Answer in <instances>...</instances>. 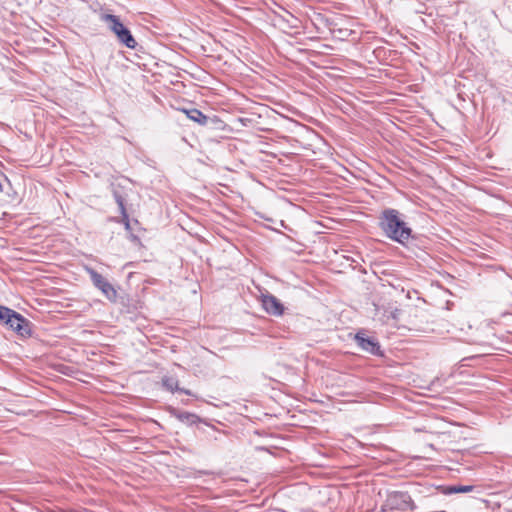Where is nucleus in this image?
I'll use <instances>...</instances> for the list:
<instances>
[{
	"mask_svg": "<svg viewBox=\"0 0 512 512\" xmlns=\"http://www.w3.org/2000/svg\"><path fill=\"white\" fill-rule=\"evenodd\" d=\"M261 302L264 310L273 316H281L284 313L283 304L272 294H263Z\"/></svg>",
	"mask_w": 512,
	"mask_h": 512,
	"instance_id": "0eeeda50",
	"label": "nucleus"
},
{
	"mask_svg": "<svg viewBox=\"0 0 512 512\" xmlns=\"http://www.w3.org/2000/svg\"><path fill=\"white\" fill-rule=\"evenodd\" d=\"M93 285L111 302H116L118 294L114 286L93 268H86Z\"/></svg>",
	"mask_w": 512,
	"mask_h": 512,
	"instance_id": "7ed1b4c3",
	"label": "nucleus"
},
{
	"mask_svg": "<svg viewBox=\"0 0 512 512\" xmlns=\"http://www.w3.org/2000/svg\"><path fill=\"white\" fill-rule=\"evenodd\" d=\"M8 186V178L5 174L0 172V193H2L3 188H7Z\"/></svg>",
	"mask_w": 512,
	"mask_h": 512,
	"instance_id": "dca6fc26",
	"label": "nucleus"
},
{
	"mask_svg": "<svg viewBox=\"0 0 512 512\" xmlns=\"http://www.w3.org/2000/svg\"><path fill=\"white\" fill-rule=\"evenodd\" d=\"M162 383L163 386L171 392L179 391L178 380L173 377H165Z\"/></svg>",
	"mask_w": 512,
	"mask_h": 512,
	"instance_id": "ddd939ff",
	"label": "nucleus"
},
{
	"mask_svg": "<svg viewBox=\"0 0 512 512\" xmlns=\"http://www.w3.org/2000/svg\"><path fill=\"white\" fill-rule=\"evenodd\" d=\"M0 200L3 201H14L17 197V192L13 189L10 180L8 179V186L7 188H3L2 193H0Z\"/></svg>",
	"mask_w": 512,
	"mask_h": 512,
	"instance_id": "f8f14e48",
	"label": "nucleus"
},
{
	"mask_svg": "<svg viewBox=\"0 0 512 512\" xmlns=\"http://www.w3.org/2000/svg\"><path fill=\"white\" fill-rule=\"evenodd\" d=\"M14 312V310L0 305V322L7 325V322L10 321Z\"/></svg>",
	"mask_w": 512,
	"mask_h": 512,
	"instance_id": "2eb2a0df",
	"label": "nucleus"
},
{
	"mask_svg": "<svg viewBox=\"0 0 512 512\" xmlns=\"http://www.w3.org/2000/svg\"><path fill=\"white\" fill-rule=\"evenodd\" d=\"M379 226L384 234L400 244L406 243L412 234L401 213L392 208L384 209L379 217Z\"/></svg>",
	"mask_w": 512,
	"mask_h": 512,
	"instance_id": "f257e3e1",
	"label": "nucleus"
},
{
	"mask_svg": "<svg viewBox=\"0 0 512 512\" xmlns=\"http://www.w3.org/2000/svg\"><path fill=\"white\" fill-rule=\"evenodd\" d=\"M169 413L171 416L175 417L177 420L186 425H195L201 421L197 414L187 411H180L176 408H170Z\"/></svg>",
	"mask_w": 512,
	"mask_h": 512,
	"instance_id": "1a4fd4ad",
	"label": "nucleus"
},
{
	"mask_svg": "<svg viewBox=\"0 0 512 512\" xmlns=\"http://www.w3.org/2000/svg\"><path fill=\"white\" fill-rule=\"evenodd\" d=\"M389 501L393 508L401 511L415 509V504L407 492H394L390 495Z\"/></svg>",
	"mask_w": 512,
	"mask_h": 512,
	"instance_id": "423d86ee",
	"label": "nucleus"
},
{
	"mask_svg": "<svg viewBox=\"0 0 512 512\" xmlns=\"http://www.w3.org/2000/svg\"><path fill=\"white\" fill-rule=\"evenodd\" d=\"M354 339L358 347L363 351L376 356L382 355L380 344L375 337L367 336L364 331H359Z\"/></svg>",
	"mask_w": 512,
	"mask_h": 512,
	"instance_id": "20e7f679",
	"label": "nucleus"
},
{
	"mask_svg": "<svg viewBox=\"0 0 512 512\" xmlns=\"http://www.w3.org/2000/svg\"><path fill=\"white\" fill-rule=\"evenodd\" d=\"M106 20L110 23L111 30L116 34L118 40L128 48H135L136 40L128 28H126L120 19L115 15H106Z\"/></svg>",
	"mask_w": 512,
	"mask_h": 512,
	"instance_id": "f03ea898",
	"label": "nucleus"
},
{
	"mask_svg": "<svg viewBox=\"0 0 512 512\" xmlns=\"http://www.w3.org/2000/svg\"><path fill=\"white\" fill-rule=\"evenodd\" d=\"M178 392H181V393H184L186 395H193L192 392L188 389H184V388H179V391Z\"/></svg>",
	"mask_w": 512,
	"mask_h": 512,
	"instance_id": "aec40b11",
	"label": "nucleus"
},
{
	"mask_svg": "<svg viewBox=\"0 0 512 512\" xmlns=\"http://www.w3.org/2000/svg\"><path fill=\"white\" fill-rule=\"evenodd\" d=\"M400 314H401V310L395 307V308L391 309V311L389 312L388 318L397 320Z\"/></svg>",
	"mask_w": 512,
	"mask_h": 512,
	"instance_id": "f3484780",
	"label": "nucleus"
},
{
	"mask_svg": "<svg viewBox=\"0 0 512 512\" xmlns=\"http://www.w3.org/2000/svg\"><path fill=\"white\" fill-rule=\"evenodd\" d=\"M113 197L119 207L120 214L125 221L126 228H129V218L126 211V193L120 186H113Z\"/></svg>",
	"mask_w": 512,
	"mask_h": 512,
	"instance_id": "6e6552de",
	"label": "nucleus"
},
{
	"mask_svg": "<svg viewBox=\"0 0 512 512\" xmlns=\"http://www.w3.org/2000/svg\"><path fill=\"white\" fill-rule=\"evenodd\" d=\"M14 312V310L0 305V322L7 325V322L10 321Z\"/></svg>",
	"mask_w": 512,
	"mask_h": 512,
	"instance_id": "4468645a",
	"label": "nucleus"
},
{
	"mask_svg": "<svg viewBox=\"0 0 512 512\" xmlns=\"http://www.w3.org/2000/svg\"><path fill=\"white\" fill-rule=\"evenodd\" d=\"M183 112L186 114V116L190 120L198 123L201 126L208 125V123L210 121V118L208 116H206L205 114H203L200 110H198L196 108L185 109V110H183Z\"/></svg>",
	"mask_w": 512,
	"mask_h": 512,
	"instance_id": "9d476101",
	"label": "nucleus"
},
{
	"mask_svg": "<svg viewBox=\"0 0 512 512\" xmlns=\"http://www.w3.org/2000/svg\"><path fill=\"white\" fill-rule=\"evenodd\" d=\"M45 512H76L74 510H65L62 508H56V509H47Z\"/></svg>",
	"mask_w": 512,
	"mask_h": 512,
	"instance_id": "a211bd4d",
	"label": "nucleus"
},
{
	"mask_svg": "<svg viewBox=\"0 0 512 512\" xmlns=\"http://www.w3.org/2000/svg\"><path fill=\"white\" fill-rule=\"evenodd\" d=\"M505 5L512 14V0H505Z\"/></svg>",
	"mask_w": 512,
	"mask_h": 512,
	"instance_id": "6ab92c4d",
	"label": "nucleus"
},
{
	"mask_svg": "<svg viewBox=\"0 0 512 512\" xmlns=\"http://www.w3.org/2000/svg\"><path fill=\"white\" fill-rule=\"evenodd\" d=\"M7 326L22 337L31 335V322L18 312H14Z\"/></svg>",
	"mask_w": 512,
	"mask_h": 512,
	"instance_id": "39448f33",
	"label": "nucleus"
},
{
	"mask_svg": "<svg viewBox=\"0 0 512 512\" xmlns=\"http://www.w3.org/2000/svg\"><path fill=\"white\" fill-rule=\"evenodd\" d=\"M475 489L473 485H448L442 487V493L451 495L456 493H469Z\"/></svg>",
	"mask_w": 512,
	"mask_h": 512,
	"instance_id": "9b49d317",
	"label": "nucleus"
}]
</instances>
